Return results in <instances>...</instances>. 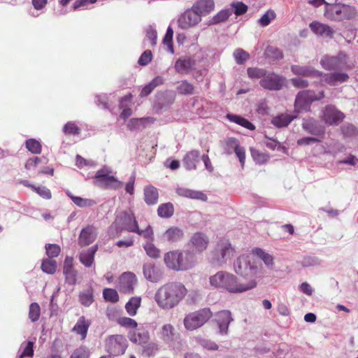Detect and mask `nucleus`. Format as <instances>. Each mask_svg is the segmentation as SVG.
Segmentation results:
<instances>
[{
	"instance_id": "obj_1",
	"label": "nucleus",
	"mask_w": 358,
	"mask_h": 358,
	"mask_svg": "<svg viewBox=\"0 0 358 358\" xmlns=\"http://www.w3.org/2000/svg\"><path fill=\"white\" fill-rule=\"evenodd\" d=\"M211 287L225 290L231 294H241L255 288L257 282L255 279L241 280L234 274L225 271H217L209 278Z\"/></svg>"
},
{
	"instance_id": "obj_2",
	"label": "nucleus",
	"mask_w": 358,
	"mask_h": 358,
	"mask_svg": "<svg viewBox=\"0 0 358 358\" xmlns=\"http://www.w3.org/2000/svg\"><path fill=\"white\" fill-rule=\"evenodd\" d=\"M186 294L187 289L182 283L171 282L157 289L154 299L159 308L169 310L176 307Z\"/></svg>"
},
{
	"instance_id": "obj_3",
	"label": "nucleus",
	"mask_w": 358,
	"mask_h": 358,
	"mask_svg": "<svg viewBox=\"0 0 358 358\" xmlns=\"http://www.w3.org/2000/svg\"><path fill=\"white\" fill-rule=\"evenodd\" d=\"M164 260L168 268L176 271L192 269L198 263L196 255L190 249L168 252Z\"/></svg>"
},
{
	"instance_id": "obj_4",
	"label": "nucleus",
	"mask_w": 358,
	"mask_h": 358,
	"mask_svg": "<svg viewBox=\"0 0 358 358\" xmlns=\"http://www.w3.org/2000/svg\"><path fill=\"white\" fill-rule=\"evenodd\" d=\"M236 252L228 239H220L209 253V262L214 266H223L231 260Z\"/></svg>"
},
{
	"instance_id": "obj_5",
	"label": "nucleus",
	"mask_w": 358,
	"mask_h": 358,
	"mask_svg": "<svg viewBox=\"0 0 358 358\" xmlns=\"http://www.w3.org/2000/svg\"><path fill=\"white\" fill-rule=\"evenodd\" d=\"M324 96V93L323 91L318 93H316L313 90L300 91L295 98V112L303 113L310 111L312 103L322 99Z\"/></svg>"
},
{
	"instance_id": "obj_6",
	"label": "nucleus",
	"mask_w": 358,
	"mask_h": 358,
	"mask_svg": "<svg viewBox=\"0 0 358 358\" xmlns=\"http://www.w3.org/2000/svg\"><path fill=\"white\" fill-rule=\"evenodd\" d=\"M356 9L354 6L336 3H327L324 15L331 20H343L350 19L355 16Z\"/></svg>"
},
{
	"instance_id": "obj_7",
	"label": "nucleus",
	"mask_w": 358,
	"mask_h": 358,
	"mask_svg": "<svg viewBox=\"0 0 358 358\" xmlns=\"http://www.w3.org/2000/svg\"><path fill=\"white\" fill-rule=\"evenodd\" d=\"M234 271L239 275L244 278L253 277L257 273L258 267L255 262L252 261L250 255H241L234 262Z\"/></svg>"
},
{
	"instance_id": "obj_8",
	"label": "nucleus",
	"mask_w": 358,
	"mask_h": 358,
	"mask_svg": "<svg viewBox=\"0 0 358 358\" xmlns=\"http://www.w3.org/2000/svg\"><path fill=\"white\" fill-rule=\"evenodd\" d=\"M212 315V312L207 308L190 313L184 318L185 328L188 331L195 330L206 324Z\"/></svg>"
},
{
	"instance_id": "obj_9",
	"label": "nucleus",
	"mask_w": 358,
	"mask_h": 358,
	"mask_svg": "<svg viewBox=\"0 0 358 358\" xmlns=\"http://www.w3.org/2000/svg\"><path fill=\"white\" fill-rule=\"evenodd\" d=\"M113 174V171L111 168L104 166L96 171L94 176L95 181L99 185L107 188L118 189L122 187V182L118 180Z\"/></svg>"
},
{
	"instance_id": "obj_10",
	"label": "nucleus",
	"mask_w": 358,
	"mask_h": 358,
	"mask_svg": "<svg viewBox=\"0 0 358 358\" xmlns=\"http://www.w3.org/2000/svg\"><path fill=\"white\" fill-rule=\"evenodd\" d=\"M115 226L120 231L127 230L134 232L138 230V223L134 213L131 210L121 212L116 217L114 222Z\"/></svg>"
},
{
	"instance_id": "obj_11",
	"label": "nucleus",
	"mask_w": 358,
	"mask_h": 358,
	"mask_svg": "<svg viewBox=\"0 0 358 358\" xmlns=\"http://www.w3.org/2000/svg\"><path fill=\"white\" fill-rule=\"evenodd\" d=\"M127 347V339L122 335H113L106 340V350L113 356L123 355Z\"/></svg>"
},
{
	"instance_id": "obj_12",
	"label": "nucleus",
	"mask_w": 358,
	"mask_h": 358,
	"mask_svg": "<svg viewBox=\"0 0 358 358\" xmlns=\"http://www.w3.org/2000/svg\"><path fill=\"white\" fill-rule=\"evenodd\" d=\"M321 120L327 125H338L345 118V115L334 106L328 105L321 112Z\"/></svg>"
},
{
	"instance_id": "obj_13",
	"label": "nucleus",
	"mask_w": 358,
	"mask_h": 358,
	"mask_svg": "<svg viewBox=\"0 0 358 358\" xmlns=\"http://www.w3.org/2000/svg\"><path fill=\"white\" fill-rule=\"evenodd\" d=\"M320 64L326 70H342L350 68L347 64V56L343 53H340L336 57L325 56L320 60Z\"/></svg>"
},
{
	"instance_id": "obj_14",
	"label": "nucleus",
	"mask_w": 358,
	"mask_h": 358,
	"mask_svg": "<svg viewBox=\"0 0 358 358\" xmlns=\"http://www.w3.org/2000/svg\"><path fill=\"white\" fill-rule=\"evenodd\" d=\"M224 150L227 155H231L232 152H235L242 168H243L245 161V150L243 147L240 145L237 138L234 137L227 138L224 144Z\"/></svg>"
},
{
	"instance_id": "obj_15",
	"label": "nucleus",
	"mask_w": 358,
	"mask_h": 358,
	"mask_svg": "<svg viewBox=\"0 0 358 358\" xmlns=\"http://www.w3.org/2000/svg\"><path fill=\"white\" fill-rule=\"evenodd\" d=\"M201 21V17L199 16V14L192 7L191 9L187 10L179 16L178 25L182 29H188L194 27Z\"/></svg>"
},
{
	"instance_id": "obj_16",
	"label": "nucleus",
	"mask_w": 358,
	"mask_h": 358,
	"mask_svg": "<svg viewBox=\"0 0 358 358\" xmlns=\"http://www.w3.org/2000/svg\"><path fill=\"white\" fill-rule=\"evenodd\" d=\"M143 273L145 278L152 283L159 282L164 278L163 268L152 262L143 264Z\"/></svg>"
},
{
	"instance_id": "obj_17",
	"label": "nucleus",
	"mask_w": 358,
	"mask_h": 358,
	"mask_svg": "<svg viewBox=\"0 0 358 358\" xmlns=\"http://www.w3.org/2000/svg\"><path fill=\"white\" fill-rule=\"evenodd\" d=\"M285 78L274 73H266L262 79L260 80V85L268 90H280L285 82Z\"/></svg>"
},
{
	"instance_id": "obj_18",
	"label": "nucleus",
	"mask_w": 358,
	"mask_h": 358,
	"mask_svg": "<svg viewBox=\"0 0 358 358\" xmlns=\"http://www.w3.org/2000/svg\"><path fill=\"white\" fill-rule=\"evenodd\" d=\"M157 336L164 343L173 344L179 338L180 334L173 325L166 323L159 329Z\"/></svg>"
},
{
	"instance_id": "obj_19",
	"label": "nucleus",
	"mask_w": 358,
	"mask_h": 358,
	"mask_svg": "<svg viewBox=\"0 0 358 358\" xmlns=\"http://www.w3.org/2000/svg\"><path fill=\"white\" fill-rule=\"evenodd\" d=\"M136 282L137 278L135 274L131 272H125L119 279V289L122 292L131 294L134 291Z\"/></svg>"
},
{
	"instance_id": "obj_20",
	"label": "nucleus",
	"mask_w": 358,
	"mask_h": 358,
	"mask_svg": "<svg viewBox=\"0 0 358 358\" xmlns=\"http://www.w3.org/2000/svg\"><path fill=\"white\" fill-rule=\"evenodd\" d=\"M209 244L208 237L203 233H195L189 241V245L193 248L195 254H201L206 250Z\"/></svg>"
},
{
	"instance_id": "obj_21",
	"label": "nucleus",
	"mask_w": 358,
	"mask_h": 358,
	"mask_svg": "<svg viewBox=\"0 0 358 358\" xmlns=\"http://www.w3.org/2000/svg\"><path fill=\"white\" fill-rule=\"evenodd\" d=\"M215 320L219 327L220 334L227 335L229 325L234 320L231 312L228 310H223L217 313Z\"/></svg>"
},
{
	"instance_id": "obj_22",
	"label": "nucleus",
	"mask_w": 358,
	"mask_h": 358,
	"mask_svg": "<svg viewBox=\"0 0 358 358\" xmlns=\"http://www.w3.org/2000/svg\"><path fill=\"white\" fill-rule=\"evenodd\" d=\"M196 61L194 59L189 56H185L176 60L174 68L180 74H188L194 69Z\"/></svg>"
},
{
	"instance_id": "obj_23",
	"label": "nucleus",
	"mask_w": 358,
	"mask_h": 358,
	"mask_svg": "<svg viewBox=\"0 0 358 358\" xmlns=\"http://www.w3.org/2000/svg\"><path fill=\"white\" fill-rule=\"evenodd\" d=\"M129 340L135 344L143 346L147 344L150 340V334L148 330L143 327L135 328L131 330L129 334Z\"/></svg>"
},
{
	"instance_id": "obj_24",
	"label": "nucleus",
	"mask_w": 358,
	"mask_h": 358,
	"mask_svg": "<svg viewBox=\"0 0 358 358\" xmlns=\"http://www.w3.org/2000/svg\"><path fill=\"white\" fill-rule=\"evenodd\" d=\"M291 70L294 74L304 78H320L323 75L310 66L292 65Z\"/></svg>"
},
{
	"instance_id": "obj_25",
	"label": "nucleus",
	"mask_w": 358,
	"mask_h": 358,
	"mask_svg": "<svg viewBox=\"0 0 358 358\" xmlns=\"http://www.w3.org/2000/svg\"><path fill=\"white\" fill-rule=\"evenodd\" d=\"M63 273L66 283L71 285H76L78 272L73 266V259L71 257H66L64 263Z\"/></svg>"
},
{
	"instance_id": "obj_26",
	"label": "nucleus",
	"mask_w": 358,
	"mask_h": 358,
	"mask_svg": "<svg viewBox=\"0 0 358 358\" xmlns=\"http://www.w3.org/2000/svg\"><path fill=\"white\" fill-rule=\"evenodd\" d=\"M97 231L93 226H87L83 229L78 238V244L86 246L92 243L96 238Z\"/></svg>"
},
{
	"instance_id": "obj_27",
	"label": "nucleus",
	"mask_w": 358,
	"mask_h": 358,
	"mask_svg": "<svg viewBox=\"0 0 358 358\" xmlns=\"http://www.w3.org/2000/svg\"><path fill=\"white\" fill-rule=\"evenodd\" d=\"M302 128L307 133L314 136H320L324 133V127L317 120L310 117L303 120Z\"/></svg>"
},
{
	"instance_id": "obj_28",
	"label": "nucleus",
	"mask_w": 358,
	"mask_h": 358,
	"mask_svg": "<svg viewBox=\"0 0 358 358\" xmlns=\"http://www.w3.org/2000/svg\"><path fill=\"white\" fill-rule=\"evenodd\" d=\"M310 28L316 35L324 38H331L334 32L330 26L318 22L310 23Z\"/></svg>"
},
{
	"instance_id": "obj_29",
	"label": "nucleus",
	"mask_w": 358,
	"mask_h": 358,
	"mask_svg": "<svg viewBox=\"0 0 358 358\" xmlns=\"http://www.w3.org/2000/svg\"><path fill=\"white\" fill-rule=\"evenodd\" d=\"M98 246L96 245L83 250L79 255L80 262L86 267H90L94 261V255L97 251Z\"/></svg>"
},
{
	"instance_id": "obj_30",
	"label": "nucleus",
	"mask_w": 358,
	"mask_h": 358,
	"mask_svg": "<svg viewBox=\"0 0 358 358\" xmlns=\"http://www.w3.org/2000/svg\"><path fill=\"white\" fill-rule=\"evenodd\" d=\"M214 7L215 4L213 0H199L192 6L201 17L211 12Z\"/></svg>"
},
{
	"instance_id": "obj_31",
	"label": "nucleus",
	"mask_w": 358,
	"mask_h": 358,
	"mask_svg": "<svg viewBox=\"0 0 358 358\" xmlns=\"http://www.w3.org/2000/svg\"><path fill=\"white\" fill-rule=\"evenodd\" d=\"M176 193L180 196L189 199H198L201 201L207 200V196L202 192L192 190L185 187H178L176 189Z\"/></svg>"
},
{
	"instance_id": "obj_32",
	"label": "nucleus",
	"mask_w": 358,
	"mask_h": 358,
	"mask_svg": "<svg viewBox=\"0 0 358 358\" xmlns=\"http://www.w3.org/2000/svg\"><path fill=\"white\" fill-rule=\"evenodd\" d=\"M200 152L199 150H193L188 152L183 158V164L188 170L195 169L196 163L199 162Z\"/></svg>"
},
{
	"instance_id": "obj_33",
	"label": "nucleus",
	"mask_w": 358,
	"mask_h": 358,
	"mask_svg": "<svg viewBox=\"0 0 358 358\" xmlns=\"http://www.w3.org/2000/svg\"><path fill=\"white\" fill-rule=\"evenodd\" d=\"M90 326V322L82 316L79 317L72 331L80 335L81 339L83 340L86 338Z\"/></svg>"
},
{
	"instance_id": "obj_34",
	"label": "nucleus",
	"mask_w": 358,
	"mask_h": 358,
	"mask_svg": "<svg viewBox=\"0 0 358 358\" xmlns=\"http://www.w3.org/2000/svg\"><path fill=\"white\" fill-rule=\"evenodd\" d=\"M155 122L153 117H141L132 118L129 120L127 127L129 130H138L146 127L147 124H152Z\"/></svg>"
},
{
	"instance_id": "obj_35",
	"label": "nucleus",
	"mask_w": 358,
	"mask_h": 358,
	"mask_svg": "<svg viewBox=\"0 0 358 358\" xmlns=\"http://www.w3.org/2000/svg\"><path fill=\"white\" fill-rule=\"evenodd\" d=\"M159 193L156 187L148 185L144 188V199L148 205H155L158 201Z\"/></svg>"
},
{
	"instance_id": "obj_36",
	"label": "nucleus",
	"mask_w": 358,
	"mask_h": 358,
	"mask_svg": "<svg viewBox=\"0 0 358 358\" xmlns=\"http://www.w3.org/2000/svg\"><path fill=\"white\" fill-rule=\"evenodd\" d=\"M324 78L328 84L336 85L338 83L346 82L349 76L345 73H331L324 74Z\"/></svg>"
},
{
	"instance_id": "obj_37",
	"label": "nucleus",
	"mask_w": 358,
	"mask_h": 358,
	"mask_svg": "<svg viewBox=\"0 0 358 358\" xmlns=\"http://www.w3.org/2000/svg\"><path fill=\"white\" fill-rule=\"evenodd\" d=\"M182 236L183 231L181 229L171 227L164 234L163 238L169 243H175L179 241Z\"/></svg>"
},
{
	"instance_id": "obj_38",
	"label": "nucleus",
	"mask_w": 358,
	"mask_h": 358,
	"mask_svg": "<svg viewBox=\"0 0 358 358\" xmlns=\"http://www.w3.org/2000/svg\"><path fill=\"white\" fill-rule=\"evenodd\" d=\"M252 253L261 259L268 268H273L274 265L273 257L261 248H256L252 250Z\"/></svg>"
},
{
	"instance_id": "obj_39",
	"label": "nucleus",
	"mask_w": 358,
	"mask_h": 358,
	"mask_svg": "<svg viewBox=\"0 0 358 358\" xmlns=\"http://www.w3.org/2000/svg\"><path fill=\"white\" fill-rule=\"evenodd\" d=\"M227 118L229 121L236 123L237 124H239L248 129H250V130L255 129V127L252 123H251L247 119H245L241 116H239L238 115L227 114Z\"/></svg>"
},
{
	"instance_id": "obj_40",
	"label": "nucleus",
	"mask_w": 358,
	"mask_h": 358,
	"mask_svg": "<svg viewBox=\"0 0 358 358\" xmlns=\"http://www.w3.org/2000/svg\"><path fill=\"white\" fill-rule=\"evenodd\" d=\"M141 303V299L138 296L131 297L129 301L125 305V309L127 313L134 316L136 314L138 308L140 307Z\"/></svg>"
},
{
	"instance_id": "obj_41",
	"label": "nucleus",
	"mask_w": 358,
	"mask_h": 358,
	"mask_svg": "<svg viewBox=\"0 0 358 358\" xmlns=\"http://www.w3.org/2000/svg\"><path fill=\"white\" fill-rule=\"evenodd\" d=\"M295 117L296 116L282 114L273 118L271 122L277 127H287Z\"/></svg>"
},
{
	"instance_id": "obj_42",
	"label": "nucleus",
	"mask_w": 358,
	"mask_h": 358,
	"mask_svg": "<svg viewBox=\"0 0 358 358\" xmlns=\"http://www.w3.org/2000/svg\"><path fill=\"white\" fill-rule=\"evenodd\" d=\"M176 89L179 94L184 95H191L195 93L194 85L186 80L179 82Z\"/></svg>"
},
{
	"instance_id": "obj_43",
	"label": "nucleus",
	"mask_w": 358,
	"mask_h": 358,
	"mask_svg": "<svg viewBox=\"0 0 358 358\" xmlns=\"http://www.w3.org/2000/svg\"><path fill=\"white\" fill-rule=\"evenodd\" d=\"M174 213L173 205L170 203H166L159 206L157 209V214L159 217L168 218L171 217Z\"/></svg>"
},
{
	"instance_id": "obj_44",
	"label": "nucleus",
	"mask_w": 358,
	"mask_h": 358,
	"mask_svg": "<svg viewBox=\"0 0 358 358\" xmlns=\"http://www.w3.org/2000/svg\"><path fill=\"white\" fill-rule=\"evenodd\" d=\"M66 194L71 199L73 202L80 208L90 207L95 204V202L92 199L75 196L70 192H67Z\"/></svg>"
},
{
	"instance_id": "obj_45",
	"label": "nucleus",
	"mask_w": 358,
	"mask_h": 358,
	"mask_svg": "<svg viewBox=\"0 0 358 358\" xmlns=\"http://www.w3.org/2000/svg\"><path fill=\"white\" fill-rule=\"evenodd\" d=\"M250 152H251L252 159L256 162V164H264L269 159V155L267 153L260 152L259 150H256L255 148H251Z\"/></svg>"
},
{
	"instance_id": "obj_46",
	"label": "nucleus",
	"mask_w": 358,
	"mask_h": 358,
	"mask_svg": "<svg viewBox=\"0 0 358 358\" xmlns=\"http://www.w3.org/2000/svg\"><path fill=\"white\" fill-rule=\"evenodd\" d=\"M232 13L233 11L231 9L222 10L210 20V24H216L225 21Z\"/></svg>"
},
{
	"instance_id": "obj_47",
	"label": "nucleus",
	"mask_w": 358,
	"mask_h": 358,
	"mask_svg": "<svg viewBox=\"0 0 358 358\" xmlns=\"http://www.w3.org/2000/svg\"><path fill=\"white\" fill-rule=\"evenodd\" d=\"M80 303L85 306H90L94 301L93 292L91 288L87 289L79 294Z\"/></svg>"
},
{
	"instance_id": "obj_48",
	"label": "nucleus",
	"mask_w": 358,
	"mask_h": 358,
	"mask_svg": "<svg viewBox=\"0 0 358 358\" xmlns=\"http://www.w3.org/2000/svg\"><path fill=\"white\" fill-rule=\"evenodd\" d=\"M41 269L44 273L53 274L57 269L56 261L52 259H45L42 262Z\"/></svg>"
},
{
	"instance_id": "obj_49",
	"label": "nucleus",
	"mask_w": 358,
	"mask_h": 358,
	"mask_svg": "<svg viewBox=\"0 0 358 358\" xmlns=\"http://www.w3.org/2000/svg\"><path fill=\"white\" fill-rule=\"evenodd\" d=\"M266 73V69L258 67H249L247 73L251 79H262Z\"/></svg>"
},
{
	"instance_id": "obj_50",
	"label": "nucleus",
	"mask_w": 358,
	"mask_h": 358,
	"mask_svg": "<svg viewBox=\"0 0 358 358\" xmlns=\"http://www.w3.org/2000/svg\"><path fill=\"white\" fill-rule=\"evenodd\" d=\"M276 17L275 12L273 10H268L259 20L258 24L261 27L268 26L271 22Z\"/></svg>"
},
{
	"instance_id": "obj_51",
	"label": "nucleus",
	"mask_w": 358,
	"mask_h": 358,
	"mask_svg": "<svg viewBox=\"0 0 358 358\" xmlns=\"http://www.w3.org/2000/svg\"><path fill=\"white\" fill-rule=\"evenodd\" d=\"M173 30L169 26L167 28L166 33L163 38L164 45L167 46V50L171 53L174 52L173 46Z\"/></svg>"
},
{
	"instance_id": "obj_52",
	"label": "nucleus",
	"mask_w": 358,
	"mask_h": 358,
	"mask_svg": "<svg viewBox=\"0 0 358 358\" xmlns=\"http://www.w3.org/2000/svg\"><path fill=\"white\" fill-rule=\"evenodd\" d=\"M41 315V308L37 303H32L29 306V318L33 322L38 320Z\"/></svg>"
},
{
	"instance_id": "obj_53",
	"label": "nucleus",
	"mask_w": 358,
	"mask_h": 358,
	"mask_svg": "<svg viewBox=\"0 0 358 358\" xmlns=\"http://www.w3.org/2000/svg\"><path fill=\"white\" fill-rule=\"evenodd\" d=\"M103 296L106 301L115 303L119 300L117 291L111 288H106L103 291Z\"/></svg>"
},
{
	"instance_id": "obj_54",
	"label": "nucleus",
	"mask_w": 358,
	"mask_h": 358,
	"mask_svg": "<svg viewBox=\"0 0 358 358\" xmlns=\"http://www.w3.org/2000/svg\"><path fill=\"white\" fill-rule=\"evenodd\" d=\"M26 148L33 154H40L41 152V143L34 138L27 140Z\"/></svg>"
},
{
	"instance_id": "obj_55",
	"label": "nucleus",
	"mask_w": 358,
	"mask_h": 358,
	"mask_svg": "<svg viewBox=\"0 0 358 358\" xmlns=\"http://www.w3.org/2000/svg\"><path fill=\"white\" fill-rule=\"evenodd\" d=\"M234 57L238 64H244L250 57L249 54L241 48L235 50Z\"/></svg>"
},
{
	"instance_id": "obj_56",
	"label": "nucleus",
	"mask_w": 358,
	"mask_h": 358,
	"mask_svg": "<svg viewBox=\"0 0 358 358\" xmlns=\"http://www.w3.org/2000/svg\"><path fill=\"white\" fill-rule=\"evenodd\" d=\"M45 250L49 259L57 257L61 251L60 247L57 244H47Z\"/></svg>"
},
{
	"instance_id": "obj_57",
	"label": "nucleus",
	"mask_w": 358,
	"mask_h": 358,
	"mask_svg": "<svg viewBox=\"0 0 358 358\" xmlns=\"http://www.w3.org/2000/svg\"><path fill=\"white\" fill-rule=\"evenodd\" d=\"M144 249L147 255L152 258H158L160 251L151 242H148L144 245Z\"/></svg>"
},
{
	"instance_id": "obj_58",
	"label": "nucleus",
	"mask_w": 358,
	"mask_h": 358,
	"mask_svg": "<svg viewBox=\"0 0 358 358\" xmlns=\"http://www.w3.org/2000/svg\"><path fill=\"white\" fill-rule=\"evenodd\" d=\"M117 322L122 327L131 328L133 329L138 326L137 322L134 319L127 317H120L117 320Z\"/></svg>"
},
{
	"instance_id": "obj_59",
	"label": "nucleus",
	"mask_w": 358,
	"mask_h": 358,
	"mask_svg": "<svg viewBox=\"0 0 358 358\" xmlns=\"http://www.w3.org/2000/svg\"><path fill=\"white\" fill-rule=\"evenodd\" d=\"M343 134L348 137L355 136L358 134V129L352 124H348L342 127Z\"/></svg>"
},
{
	"instance_id": "obj_60",
	"label": "nucleus",
	"mask_w": 358,
	"mask_h": 358,
	"mask_svg": "<svg viewBox=\"0 0 358 358\" xmlns=\"http://www.w3.org/2000/svg\"><path fill=\"white\" fill-rule=\"evenodd\" d=\"M64 132L66 134H79L80 129L77 127L75 122H67L63 129Z\"/></svg>"
},
{
	"instance_id": "obj_61",
	"label": "nucleus",
	"mask_w": 358,
	"mask_h": 358,
	"mask_svg": "<svg viewBox=\"0 0 358 358\" xmlns=\"http://www.w3.org/2000/svg\"><path fill=\"white\" fill-rule=\"evenodd\" d=\"M267 56L271 57L275 59H280L283 57V54L280 50L275 47H268L266 50Z\"/></svg>"
},
{
	"instance_id": "obj_62",
	"label": "nucleus",
	"mask_w": 358,
	"mask_h": 358,
	"mask_svg": "<svg viewBox=\"0 0 358 358\" xmlns=\"http://www.w3.org/2000/svg\"><path fill=\"white\" fill-rule=\"evenodd\" d=\"M146 38L150 41L152 45H155L157 43V33L152 26H149L146 29Z\"/></svg>"
},
{
	"instance_id": "obj_63",
	"label": "nucleus",
	"mask_w": 358,
	"mask_h": 358,
	"mask_svg": "<svg viewBox=\"0 0 358 358\" xmlns=\"http://www.w3.org/2000/svg\"><path fill=\"white\" fill-rule=\"evenodd\" d=\"M320 264V260L316 257H306L301 262V264L304 267L308 266H314L319 265Z\"/></svg>"
},
{
	"instance_id": "obj_64",
	"label": "nucleus",
	"mask_w": 358,
	"mask_h": 358,
	"mask_svg": "<svg viewBox=\"0 0 358 358\" xmlns=\"http://www.w3.org/2000/svg\"><path fill=\"white\" fill-rule=\"evenodd\" d=\"M88 351L85 347L76 349L71 355V358H88Z\"/></svg>"
}]
</instances>
